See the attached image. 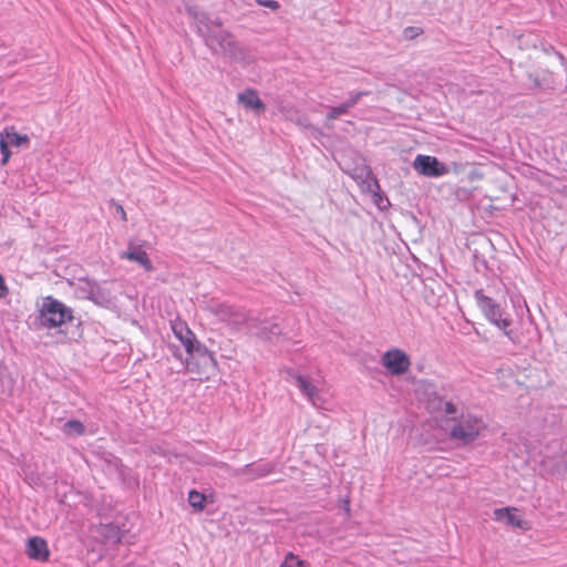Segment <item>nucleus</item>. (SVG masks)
Here are the masks:
<instances>
[{"mask_svg":"<svg viewBox=\"0 0 567 567\" xmlns=\"http://www.w3.org/2000/svg\"><path fill=\"white\" fill-rule=\"evenodd\" d=\"M174 336L181 341L186 350V358L183 360L187 370L192 372H199L197 364L194 362V357L207 355V349L203 347L195 333L188 328L187 323L183 320H174L171 323Z\"/></svg>","mask_w":567,"mask_h":567,"instance_id":"f257e3e1","label":"nucleus"},{"mask_svg":"<svg viewBox=\"0 0 567 567\" xmlns=\"http://www.w3.org/2000/svg\"><path fill=\"white\" fill-rule=\"evenodd\" d=\"M486 425L482 419L472 414H463L451 426L450 436L463 444H470L481 435Z\"/></svg>","mask_w":567,"mask_h":567,"instance_id":"f03ea898","label":"nucleus"},{"mask_svg":"<svg viewBox=\"0 0 567 567\" xmlns=\"http://www.w3.org/2000/svg\"><path fill=\"white\" fill-rule=\"evenodd\" d=\"M40 316L42 323L49 328H58L73 320L72 309L51 296L44 298Z\"/></svg>","mask_w":567,"mask_h":567,"instance_id":"7ed1b4c3","label":"nucleus"},{"mask_svg":"<svg viewBox=\"0 0 567 567\" xmlns=\"http://www.w3.org/2000/svg\"><path fill=\"white\" fill-rule=\"evenodd\" d=\"M475 299L485 317L492 323L503 330L505 334L509 336V331L507 329L511 327L512 321L508 318L502 317V310L499 306L492 298L485 296L482 291H476Z\"/></svg>","mask_w":567,"mask_h":567,"instance_id":"20e7f679","label":"nucleus"},{"mask_svg":"<svg viewBox=\"0 0 567 567\" xmlns=\"http://www.w3.org/2000/svg\"><path fill=\"white\" fill-rule=\"evenodd\" d=\"M413 167L419 174L427 177H440L447 173L446 166L431 155H417Z\"/></svg>","mask_w":567,"mask_h":567,"instance_id":"39448f33","label":"nucleus"},{"mask_svg":"<svg viewBox=\"0 0 567 567\" xmlns=\"http://www.w3.org/2000/svg\"><path fill=\"white\" fill-rule=\"evenodd\" d=\"M382 364L391 374L401 375L410 369L411 361L402 350L392 349L383 354Z\"/></svg>","mask_w":567,"mask_h":567,"instance_id":"423d86ee","label":"nucleus"},{"mask_svg":"<svg viewBox=\"0 0 567 567\" xmlns=\"http://www.w3.org/2000/svg\"><path fill=\"white\" fill-rule=\"evenodd\" d=\"M494 518L498 522H503L506 525L528 530L530 528L527 520L523 518V514L516 507H503L494 509Z\"/></svg>","mask_w":567,"mask_h":567,"instance_id":"0eeeda50","label":"nucleus"},{"mask_svg":"<svg viewBox=\"0 0 567 567\" xmlns=\"http://www.w3.org/2000/svg\"><path fill=\"white\" fill-rule=\"evenodd\" d=\"M25 553L30 559L38 561H48L50 557V550L45 539L39 536L28 539Z\"/></svg>","mask_w":567,"mask_h":567,"instance_id":"6e6552de","label":"nucleus"},{"mask_svg":"<svg viewBox=\"0 0 567 567\" xmlns=\"http://www.w3.org/2000/svg\"><path fill=\"white\" fill-rule=\"evenodd\" d=\"M121 258L137 262L147 272L154 269L147 252L138 245L130 244L127 250L121 255Z\"/></svg>","mask_w":567,"mask_h":567,"instance_id":"1a4fd4ad","label":"nucleus"},{"mask_svg":"<svg viewBox=\"0 0 567 567\" xmlns=\"http://www.w3.org/2000/svg\"><path fill=\"white\" fill-rule=\"evenodd\" d=\"M238 102L247 110H254L258 113L265 111V103L260 100L258 93L254 89H246L238 94Z\"/></svg>","mask_w":567,"mask_h":567,"instance_id":"9d476101","label":"nucleus"},{"mask_svg":"<svg viewBox=\"0 0 567 567\" xmlns=\"http://www.w3.org/2000/svg\"><path fill=\"white\" fill-rule=\"evenodd\" d=\"M364 94L365 93H363V92L355 93L347 102H344L338 106L330 107V111L327 114V120L334 121V120L339 118L341 115L347 114L348 111L352 106H354Z\"/></svg>","mask_w":567,"mask_h":567,"instance_id":"9b49d317","label":"nucleus"},{"mask_svg":"<svg viewBox=\"0 0 567 567\" xmlns=\"http://www.w3.org/2000/svg\"><path fill=\"white\" fill-rule=\"evenodd\" d=\"M3 134V138L9 143V145L14 147H20L22 145H28L30 140L28 135L19 134L14 126H7L0 133Z\"/></svg>","mask_w":567,"mask_h":567,"instance_id":"f8f14e48","label":"nucleus"},{"mask_svg":"<svg viewBox=\"0 0 567 567\" xmlns=\"http://www.w3.org/2000/svg\"><path fill=\"white\" fill-rule=\"evenodd\" d=\"M296 382L302 393L315 404L319 393L317 386L300 374L296 375Z\"/></svg>","mask_w":567,"mask_h":567,"instance_id":"ddd939ff","label":"nucleus"},{"mask_svg":"<svg viewBox=\"0 0 567 567\" xmlns=\"http://www.w3.org/2000/svg\"><path fill=\"white\" fill-rule=\"evenodd\" d=\"M188 503L196 512H203L206 507V496L196 489H192L188 493Z\"/></svg>","mask_w":567,"mask_h":567,"instance_id":"4468645a","label":"nucleus"},{"mask_svg":"<svg viewBox=\"0 0 567 567\" xmlns=\"http://www.w3.org/2000/svg\"><path fill=\"white\" fill-rule=\"evenodd\" d=\"M63 432L68 436H81L85 433V426L79 420H70L63 425Z\"/></svg>","mask_w":567,"mask_h":567,"instance_id":"2eb2a0df","label":"nucleus"},{"mask_svg":"<svg viewBox=\"0 0 567 567\" xmlns=\"http://www.w3.org/2000/svg\"><path fill=\"white\" fill-rule=\"evenodd\" d=\"M280 567H309V564L307 561L300 559L293 553H288L285 556V559L281 563Z\"/></svg>","mask_w":567,"mask_h":567,"instance_id":"dca6fc26","label":"nucleus"},{"mask_svg":"<svg viewBox=\"0 0 567 567\" xmlns=\"http://www.w3.org/2000/svg\"><path fill=\"white\" fill-rule=\"evenodd\" d=\"M9 143L6 141V138H3V134H0V152L2 154V159H1V164L2 165H6L10 157H11V152L9 150Z\"/></svg>","mask_w":567,"mask_h":567,"instance_id":"f3484780","label":"nucleus"},{"mask_svg":"<svg viewBox=\"0 0 567 567\" xmlns=\"http://www.w3.org/2000/svg\"><path fill=\"white\" fill-rule=\"evenodd\" d=\"M423 33V29L420 27H406L403 30V35L408 40H413Z\"/></svg>","mask_w":567,"mask_h":567,"instance_id":"a211bd4d","label":"nucleus"},{"mask_svg":"<svg viewBox=\"0 0 567 567\" xmlns=\"http://www.w3.org/2000/svg\"><path fill=\"white\" fill-rule=\"evenodd\" d=\"M257 3L271 10H278L280 8L279 2L276 0H257Z\"/></svg>","mask_w":567,"mask_h":567,"instance_id":"6ab92c4d","label":"nucleus"},{"mask_svg":"<svg viewBox=\"0 0 567 567\" xmlns=\"http://www.w3.org/2000/svg\"><path fill=\"white\" fill-rule=\"evenodd\" d=\"M112 204L114 205V207H115L116 212L118 213L121 219L123 221H126L127 220V214H126L124 207L121 204L114 203L113 200H112Z\"/></svg>","mask_w":567,"mask_h":567,"instance_id":"aec40b11","label":"nucleus"},{"mask_svg":"<svg viewBox=\"0 0 567 567\" xmlns=\"http://www.w3.org/2000/svg\"><path fill=\"white\" fill-rule=\"evenodd\" d=\"M9 292V289L8 287L6 286V282H4V278L3 276L0 274V299L1 298H4Z\"/></svg>","mask_w":567,"mask_h":567,"instance_id":"412c9836","label":"nucleus"},{"mask_svg":"<svg viewBox=\"0 0 567 567\" xmlns=\"http://www.w3.org/2000/svg\"><path fill=\"white\" fill-rule=\"evenodd\" d=\"M444 411L447 414H454L456 412V408L452 402L444 403Z\"/></svg>","mask_w":567,"mask_h":567,"instance_id":"4be33fe9","label":"nucleus"},{"mask_svg":"<svg viewBox=\"0 0 567 567\" xmlns=\"http://www.w3.org/2000/svg\"><path fill=\"white\" fill-rule=\"evenodd\" d=\"M346 511H347V513H348V514L350 513V505H349V502H347Z\"/></svg>","mask_w":567,"mask_h":567,"instance_id":"5701e85b","label":"nucleus"}]
</instances>
